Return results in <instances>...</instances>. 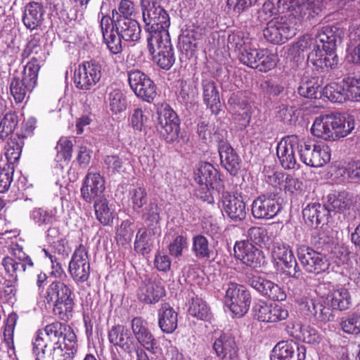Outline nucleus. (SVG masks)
<instances>
[{"label":"nucleus","mask_w":360,"mask_h":360,"mask_svg":"<svg viewBox=\"0 0 360 360\" xmlns=\"http://www.w3.org/2000/svg\"><path fill=\"white\" fill-rule=\"evenodd\" d=\"M32 345L36 360H72L77 351L73 330L58 321L37 330Z\"/></svg>","instance_id":"nucleus-1"},{"label":"nucleus","mask_w":360,"mask_h":360,"mask_svg":"<svg viewBox=\"0 0 360 360\" xmlns=\"http://www.w3.org/2000/svg\"><path fill=\"white\" fill-rule=\"evenodd\" d=\"M129 198L132 210L135 213L141 212L142 208L149 203L146 189L143 186H134L131 188L129 191Z\"/></svg>","instance_id":"nucleus-51"},{"label":"nucleus","mask_w":360,"mask_h":360,"mask_svg":"<svg viewBox=\"0 0 360 360\" xmlns=\"http://www.w3.org/2000/svg\"><path fill=\"white\" fill-rule=\"evenodd\" d=\"M302 140L297 136L291 135L283 138L277 144L276 155L281 166L285 169H295L297 160L295 150L300 155V145Z\"/></svg>","instance_id":"nucleus-19"},{"label":"nucleus","mask_w":360,"mask_h":360,"mask_svg":"<svg viewBox=\"0 0 360 360\" xmlns=\"http://www.w3.org/2000/svg\"><path fill=\"white\" fill-rule=\"evenodd\" d=\"M212 349L220 360H237L238 347L236 338L230 333H222L212 343Z\"/></svg>","instance_id":"nucleus-28"},{"label":"nucleus","mask_w":360,"mask_h":360,"mask_svg":"<svg viewBox=\"0 0 360 360\" xmlns=\"http://www.w3.org/2000/svg\"><path fill=\"white\" fill-rule=\"evenodd\" d=\"M330 305L334 309L344 311L352 305V297L349 290L340 288L334 290L330 295Z\"/></svg>","instance_id":"nucleus-48"},{"label":"nucleus","mask_w":360,"mask_h":360,"mask_svg":"<svg viewBox=\"0 0 360 360\" xmlns=\"http://www.w3.org/2000/svg\"><path fill=\"white\" fill-rule=\"evenodd\" d=\"M158 326L163 333L171 334L177 328L178 314L168 303L161 304L158 310Z\"/></svg>","instance_id":"nucleus-36"},{"label":"nucleus","mask_w":360,"mask_h":360,"mask_svg":"<svg viewBox=\"0 0 360 360\" xmlns=\"http://www.w3.org/2000/svg\"><path fill=\"white\" fill-rule=\"evenodd\" d=\"M155 127L160 137L167 143H172L179 139L180 125L172 123L170 125L156 124Z\"/></svg>","instance_id":"nucleus-59"},{"label":"nucleus","mask_w":360,"mask_h":360,"mask_svg":"<svg viewBox=\"0 0 360 360\" xmlns=\"http://www.w3.org/2000/svg\"><path fill=\"white\" fill-rule=\"evenodd\" d=\"M45 13L42 4L37 1L29 2L23 8L22 22L30 31L41 29L44 22Z\"/></svg>","instance_id":"nucleus-30"},{"label":"nucleus","mask_w":360,"mask_h":360,"mask_svg":"<svg viewBox=\"0 0 360 360\" xmlns=\"http://www.w3.org/2000/svg\"><path fill=\"white\" fill-rule=\"evenodd\" d=\"M115 32L125 41L137 42L141 39V28L134 18L117 20Z\"/></svg>","instance_id":"nucleus-34"},{"label":"nucleus","mask_w":360,"mask_h":360,"mask_svg":"<svg viewBox=\"0 0 360 360\" xmlns=\"http://www.w3.org/2000/svg\"><path fill=\"white\" fill-rule=\"evenodd\" d=\"M342 31L335 25L323 26L316 34L314 48L308 55V60L317 68L333 69L338 63L335 50L342 42Z\"/></svg>","instance_id":"nucleus-2"},{"label":"nucleus","mask_w":360,"mask_h":360,"mask_svg":"<svg viewBox=\"0 0 360 360\" xmlns=\"http://www.w3.org/2000/svg\"><path fill=\"white\" fill-rule=\"evenodd\" d=\"M44 59L33 56L21 72H15L10 83V91L16 103H22L37 84L38 74Z\"/></svg>","instance_id":"nucleus-5"},{"label":"nucleus","mask_w":360,"mask_h":360,"mask_svg":"<svg viewBox=\"0 0 360 360\" xmlns=\"http://www.w3.org/2000/svg\"><path fill=\"white\" fill-rule=\"evenodd\" d=\"M165 295L164 286L160 281L149 278L139 287L138 297L141 302L147 304H155Z\"/></svg>","instance_id":"nucleus-32"},{"label":"nucleus","mask_w":360,"mask_h":360,"mask_svg":"<svg viewBox=\"0 0 360 360\" xmlns=\"http://www.w3.org/2000/svg\"><path fill=\"white\" fill-rule=\"evenodd\" d=\"M155 106L158 114L156 124L165 125L166 123V125H170V124L174 123L180 125V120L177 114L169 104L158 103Z\"/></svg>","instance_id":"nucleus-46"},{"label":"nucleus","mask_w":360,"mask_h":360,"mask_svg":"<svg viewBox=\"0 0 360 360\" xmlns=\"http://www.w3.org/2000/svg\"><path fill=\"white\" fill-rule=\"evenodd\" d=\"M73 143L71 140L61 137L56 146L57 150L56 160L58 162L62 161H70L72 158Z\"/></svg>","instance_id":"nucleus-62"},{"label":"nucleus","mask_w":360,"mask_h":360,"mask_svg":"<svg viewBox=\"0 0 360 360\" xmlns=\"http://www.w3.org/2000/svg\"><path fill=\"white\" fill-rule=\"evenodd\" d=\"M192 252L198 259L210 261L214 259V249L207 237L198 234L192 238Z\"/></svg>","instance_id":"nucleus-40"},{"label":"nucleus","mask_w":360,"mask_h":360,"mask_svg":"<svg viewBox=\"0 0 360 360\" xmlns=\"http://www.w3.org/2000/svg\"><path fill=\"white\" fill-rule=\"evenodd\" d=\"M342 331L347 334L360 333V313L353 312L341 319L340 323Z\"/></svg>","instance_id":"nucleus-54"},{"label":"nucleus","mask_w":360,"mask_h":360,"mask_svg":"<svg viewBox=\"0 0 360 360\" xmlns=\"http://www.w3.org/2000/svg\"><path fill=\"white\" fill-rule=\"evenodd\" d=\"M239 61L243 65L266 72L274 69L277 63V55L267 49L257 48L252 42L243 52L238 54Z\"/></svg>","instance_id":"nucleus-7"},{"label":"nucleus","mask_w":360,"mask_h":360,"mask_svg":"<svg viewBox=\"0 0 360 360\" xmlns=\"http://www.w3.org/2000/svg\"><path fill=\"white\" fill-rule=\"evenodd\" d=\"M147 41L169 37L170 18L167 11L155 0H140Z\"/></svg>","instance_id":"nucleus-4"},{"label":"nucleus","mask_w":360,"mask_h":360,"mask_svg":"<svg viewBox=\"0 0 360 360\" xmlns=\"http://www.w3.org/2000/svg\"><path fill=\"white\" fill-rule=\"evenodd\" d=\"M134 233V224L129 220L123 221L116 232L117 243L125 245L131 243Z\"/></svg>","instance_id":"nucleus-60"},{"label":"nucleus","mask_w":360,"mask_h":360,"mask_svg":"<svg viewBox=\"0 0 360 360\" xmlns=\"http://www.w3.org/2000/svg\"><path fill=\"white\" fill-rule=\"evenodd\" d=\"M193 179L200 186L210 187L219 193L224 188L219 171L210 163L200 162L193 172Z\"/></svg>","instance_id":"nucleus-20"},{"label":"nucleus","mask_w":360,"mask_h":360,"mask_svg":"<svg viewBox=\"0 0 360 360\" xmlns=\"http://www.w3.org/2000/svg\"><path fill=\"white\" fill-rule=\"evenodd\" d=\"M271 255L275 260L281 262L284 266L286 264H291L295 257L290 245L283 242H276L274 243Z\"/></svg>","instance_id":"nucleus-50"},{"label":"nucleus","mask_w":360,"mask_h":360,"mask_svg":"<svg viewBox=\"0 0 360 360\" xmlns=\"http://www.w3.org/2000/svg\"><path fill=\"white\" fill-rule=\"evenodd\" d=\"M233 257L241 264L252 269L262 266L265 262L263 252L251 243L249 240H237L235 243Z\"/></svg>","instance_id":"nucleus-15"},{"label":"nucleus","mask_w":360,"mask_h":360,"mask_svg":"<svg viewBox=\"0 0 360 360\" xmlns=\"http://www.w3.org/2000/svg\"><path fill=\"white\" fill-rule=\"evenodd\" d=\"M252 313L255 320L264 323H277L286 319L289 316L285 306L268 303L264 300H258L253 304Z\"/></svg>","instance_id":"nucleus-18"},{"label":"nucleus","mask_w":360,"mask_h":360,"mask_svg":"<svg viewBox=\"0 0 360 360\" xmlns=\"http://www.w3.org/2000/svg\"><path fill=\"white\" fill-rule=\"evenodd\" d=\"M201 86L204 103L212 114L218 115L221 110V105L219 92L217 90L214 80L212 78L205 77L202 75Z\"/></svg>","instance_id":"nucleus-31"},{"label":"nucleus","mask_w":360,"mask_h":360,"mask_svg":"<svg viewBox=\"0 0 360 360\" xmlns=\"http://www.w3.org/2000/svg\"><path fill=\"white\" fill-rule=\"evenodd\" d=\"M300 160L307 166L321 167L330 160L329 147L302 140L300 145Z\"/></svg>","instance_id":"nucleus-12"},{"label":"nucleus","mask_w":360,"mask_h":360,"mask_svg":"<svg viewBox=\"0 0 360 360\" xmlns=\"http://www.w3.org/2000/svg\"><path fill=\"white\" fill-rule=\"evenodd\" d=\"M288 11L295 18L310 20L323 9V0H284Z\"/></svg>","instance_id":"nucleus-23"},{"label":"nucleus","mask_w":360,"mask_h":360,"mask_svg":"<svg viewBox=\"0 0 360 360\" xmlns=\"http://www.w3.org/2000/svg\"><path fill=\"white\" fill-rule=\"evenodd\" d=\"M305 223L312 227L317 228L321 224L328 222L330 214L326 204L311 202L308 204L302 210Z\"/></svg>","instance_id":"nucleus-33"},{"label":"nucleus","mask_w":360,"mask_h":360,"mask_svg":"<svg viewBox=\"0 0 360 360\" xmlns=\"http://www.w3.org/2000/svg\"><path fill=\"white\" fill-rule=\"evenodd\" d=\"M228 103L233 108H238L245 111L241 115L243 118V127L249 125L251 119V112L249 110L250 103L243 91H238L231 94L228 99Z\"/></svg>","instance_id":"nucleus-43"},{"label":"nucleus","mask_w":360,"mask_h":360,"mask_svg":"<svg viewBox=\"0 0 360 360\" xmlns=\"http://www.w3.org/2000/svg\"><path fill=\"white\" fill-rule=\"evenodd\" d=\"M323 94L330 101L337 103H343L348 100L345 84L337 82H332L323 89Z\"/></svg>","instance_id":"nucleus-45"},{"label":"nucleus","mask_w":360,"mask_h":360,"mask_svg":"<svg viewBox=\"0 0 360 360\" xmlns=\"http://www.w3.org/2000/svg\"><path fill=\"white\" fill-rule=\"evenodd\" d=\"M69 274L77 283H83L90 276L91 266L88 251L80 244L74 251L68 266Z\"/></svg>","instance_id":"nucleus-16"},{"label":"nucleus","mask_w":360,"mask_h":360,"mask_svg":"<svg viewBox=\"0 0 360 360\" xmlns=\"http://www.w3.org/2000/svg\"><path fill=\"white\" fill-rule=\"evenodd\" d=\"M130 89L140 99L151 103L157 95V86L148 75L143 72L133 69L127 72Z\"/></svg>","instance_id":"nucleus-10"},{"label":"nucleus","mask_w":360,"mask_h":360,"mask_svg":"<svg viewBox=\"0 0 360 360\" xmlns=\"http://www.w3.org/2000/svg\"><path fill=\"white\" fill-rule=\"evenodd\" d=\"M148 42V49L153 56V61L157 65L165 70H169L175 63L174 49L170 37L157 39V41Z\"/></svg>","instance_id":"nucleus-17"},{"label":"nucleus","mask_w":360,"mask_h":360,"mask_svg":"<svg viewBox=\"0 0 360 360\" xmlns=\"http://www.w3.org/2000/svg\"><path fill=\"white\" fill-rule=\"evenodd\" d=\"M148 117L140 108H135L130 117V124L134 131H143L148 127Z\"/></svg>","instance_id":"nucleus-63"},{"label":"nucleus","mask_w":360,"mask_h":360,"mask_svg":"<svg viewBox=\"0 0 360 360\" xmlns=\"http://www.w3.org/2000/svg\"><path fill=\"white\" fill-rule=\"evenodd\" d=\"M1 264L6 273L12 277L15 282L18 281V272H25L34 266V262L28 255L18 261L11 257H5L1 261Z\"/></svg>","instance_id":"nucleus-38"},{"label":"nucleus","mask_w":360,"mask_h":360,"mask_svg":"<svg viewBox=\"0 0 360 360\" xmlns=\"http://www.w3.org/2000/svg\"><path fill=\"white\" fill-rule=\"evenodd\" d=\"M253 39L242 32H233L228 37V47L237 52V55L243 52Z\"/></svg>","instance_id":"nucleus-52"},{"label":"nucleus","mask_w":360,"mask_h":360,"mask_svg":"<svg viewBox=\"0 0 360 360\" xmlns=\"http://www.w3.org/2000/svg\"><path fill=\"white\" fill-rule=\"evenodd\" d=\"M136 15L134 3L131 0H120L117 8L112 11V17L121 19H132Z\"/></svg>","instance_id":"nucleus-57"},{"label":"nucleus","mask_w":360,"mask_h":360,"mask_svg":"<svg viewBox=\"0 0 360 360\" xmlns=\"http://www.w3.org/2000/svg\"><path fill=\"white\" fill-rule=\"evenodd\" d=\"M306 347L293 340L281 341L273 348L271 360H304Z\"/></svg>","instance_id":"nucleus-26"},{"label":"nucleus","mask_w":360,"mask_h":360,"mask_svg":"<svg viewBox=\"0 0 360 360\" xmlns=\"http://www.w3.org/2000/svg\"><path fill=\"white\" fill-rule=\"evenodd\" d=\"M285 268L288 269L286 275L290 278L288 283V290H292L294 294L300 293L302 287V281L304 280V274L299 267L295 257H294V261L292 262L291 264H286Z\"/></svg>","instance_id":"nucleus-42"},{"label":"nucleus","mask_w":360,"mask_h":360,"mask_svg":"<svg viewBox=\"0 0 360 360\" xmlns=\"http://www.w3.org/2000/svg\"><path fill=\"white\" fill-rule=\"evenodd\" d=\"M160 208L155 202L150 201L148 204L142 208L139 212L141 219L148 226H152L158 224L160 219Z\"/></svg>","instance_id":"nucleus-56"},{"label":"nucleus","mask_w":360,"mask_h":360,"mask_svg":"<svg viewBox=\"0 0 360 360\" xmlns=\"http://www.w3.org/2000/svg\"><path fill=\"white\" fill-rule=\"evenodd\" d=\"M105 180L99 173L89 172L85 176L80 188L81 197L87 203L103 198L105 191Z\"/></svg>","instance_id":"nucleus-27"},{"label":"nucleus","mask_w":360,"mask_h":360,"mask_svg":"<svg viewBox=\"0 0 360 360\" xmlns=\"http://www.w3.org/2000/svg\"><path fill=\"white\" fill-rule=\"evenodd\" d=\"M108 340L117 349L120 348L124 353L132 356L134 347L136 346L132 334L127 326L115 324L108 331Z\"/></svg>","instance_id":"nucleus-21"},{"label":"nucleus","mask_w":360,"mask_h":360,"mask_svg":"<svg viewBox=\"0 0 360 360\" xmlns=\"http://www.w3.org/2000/svg\"><path fill=\"white\" fill-rule=\"evenodd\" d=\"M221 198L223 211L233 221L239 222L245 219V203L240 195L223 191Z\"/></svg>","instance_id":"nucleus-25"},{"label":"nucleus","mask_w":360,"mask_h":360,"mask_svg":"<svg viewBox=\"0 0 360 360\" xmlns=\"http://www.w3.org/2000/svg\"><path fill=\"white\" fill-rule=\"evenodd\" d=\"M200 34L194 30H186L179 37V47L181 52L186 55L192 54L196 49L197 40Z\"/></svg>","instance_id":"nucleus-49"},{"label":"nucleus","mask_w":360,"mask_h":360,"mask_svg":"<svg viewBox=\"0 0 360 360\" xmlns=\"http://www.w3.org/2000/svg\"><path fill=\"white\" fill-rule=\"evenodd\" d=\"M296 29L284 18H276L268 22L263 30L264 39L274 44H282L292 38Z\"/></svg>","instance_id":"nucleus-13"},{"label":"nucleus","mask_w":360,"mask_h":360,"mask_svg":"<svg viewBox=\"0 0 360 360\" xmlns=\"http://www.w3.org/2000/svg\"><path fill=\"white\" fill-rule=\"evenodd\" d=\"M18 319V314L13 312L8 315L5 325L4 340L7 348L9 349H14L13 334Z\"/></svg>","instance_id":"nucleus-61"},{"label":"nucleus","mask_w":360,"mask_h":360,"mask_svg":"<svg viewBox=\"0 0 360 360\" xmlns=\"http://www.w3.org/2000/svg\"><path fill=\"white\" fill-rule=\"evenodd\" d=\"M152 248V241L147 230L140 229L134 241V250L141 255L148 254Z\"/></svg>","instance_id":"nucleus-58"},{"label":"nucleus","mask_w":360,"mask_h":360,"mask_svg":"<svg viewBox=\"0 0 360 360\" xmlns=\"http://www.w3.org/2000/svg\"><path fill=\"white\" fill-rule=\"evenodd\" d=\"M18 124V116L15 112L6 113L0 122V139L5 140L12 134Z\"/></svg>","instance_id":"nucleus-55"},{"label":"nucleus","mask_w":360,"mask_h":360,"mask_svg":"<svg viewBox=\"0 0 360 360\" xmlns=\"http://www.w3.org/2000/svg\"><path fill=\"white\" fill-rule=\"evenodd\" d=\"M296 253L302 266L309 274H320L328 271L330 267L327 257L308 245H297Z\"/></svg>","instance_id":"nucleus-9"},{"label":"nucleus","mask_w":360,"mask_h":360,"mask_svg":"<svg viewBox=\"0 0 360 360\" xmlns=\"http://www.w3.org/2000/svg\"><path fill=\"white\" fill-rule=\"evenodd\" d=\"M109 108L113 114H119L127 108V101L120 89H116L108 94Z\"/></svg>","instance_id":"nucleus-53"},{"label":"nucleus","mask_w":360,"mask_h":360,"mask_svg":"<svg viewBox=\"0 0 360 360\" xmlns=\"http://www.w3.org/2000/svg\"><path fill=\"white\" fill-rule=\"evenodd\" d=\"M101 77V66L95 60L84 61L74 72V83L80 90H89Z\"/></svg>","instance_id":"nucleus-14"},{"label":"nucleus","mask_w":360,"mask_h":360,"mask_svg":"<svg viewBox=\"0 0 360 360\" xmlns=\"http://www.w3.org/2000/svg\"><path fill=\"white\" fill-rule=\"evenodd\" d=\"M188 312L191 316L204 321H210L213 316L206 302L198 297L191 299Z\"/></svg>","instance_id":"nucleus-41"},{"label":"nucleus","mask_w":360,"mask_h":360,"mask_svg":"<svg viewBox=\"0 0 360 360\" xmlns=\"http://www.w3.org/2000/svg\"><path fill=\"white\" fill-rule=\"evenodd\" d=\"M94 202L96 219L103 226L111 224L113 221V213L108 206V200L105 197L99 198Z\"/></svg>","instance_id":"nucleus-47"},{"label":"nucleus","mask_w":360,"mask_h":360,"mask_svg":"<svg viewBox=\"0 0 360 360\" xmlns=\"http://www.w3.org/2000/svg\"><path fill=\"white\" fill-rule=\"evenodd\" d=\"M342 83L346 87L348 100L360 101V77H348L343 79Z\"/></svg>","instance_id":"nucleus-64"},{"label":"nucleus","mask_w":360,"mask_h":360,"mask_svg":"<svg viewBox=\"0 0 360 360\" xmlns=\"http://www.w3.org/2000/svg\"><path fill=\"white\" fill-rule=\"evenodd\" d=\"M248 283L262 295L271 300L283 301L286 299V294L283 288L269 280L255 276L248 278Z\"/></svg>","instance_id":"nucleus-29"},{"label":"nucleus","mask_w":360,"mask_h":360,"mask_svg":"<svg viewBox=\"0 0 360 360\" xmlns=\"http://www.w3.org/2000/svg\"><path fill=\"white\" fill-rule=\"evenodd\" d=\"M132 336L139 346L152 354H162L160 342L148 327V323L141 316L133 318L130 323Z\"/></svg>","instance_id":"nucleus-8"},{"label":"nucleus","mask_w":360,"mask_h":360,"mask_svg":"<svg viewBox=\"0 0 360 360\" xmlns=\"http://www.w3.org/2000/svg\"><path fill=\"white\" fill-rule=\"evenodd\" d=\"M290 336L307 344L314 345L320 342V335L316 328L309 325L297 323L288 330Z\"/></svg>","instance_id":"nucleus-39"},{"label":"nucleus","mask_w":360,"mask_h":360,"mask_svg":"<svg viewBox=\"0 0 360 360\" xmlns=\"http://www.w3.org/2000/svg\"><path fill=\"white\" fill-rule=\"evenodd\" d=\"M30 219L39 228L45 229L48 225L52 224L58 218L57 207H34L29 214Z\"/></svg>","instance_id":"nucleus-37"},{"label":"nucleus","mask_w":360,"mask_h":360,"mask_svg":"<svg viewBox=\"0 0 360 360\" xmlns=\"http://www.w3.org/2000/svg\"><path fill=\"white\" fill-rule=\"evenodd\" d=\"M214 136L218 143L217 150L221 166L231 175H236L240 170L241 160L231 144L220 137V134L215 131Z\"/></svg>","instance_id":"nucleus-22"},{"label":"nucleus","mask_w":360,"mask_h":360,"mask_svg":"<svg viewBox=\"0 0 360 360\" xmlns=\"http://www.w3.org/2000/svg\"><path fill=\"white\" fill-rule=\"evenodd\" d=\"M46 300L53 306V313L59 319L68 321L72 317L75 305L73 290L63 282H52L46 290Z\"/></svg>","instance_id":"nucleus-6"},{"label":"nucleus","mask_w":360,"mask_h":360,"mask_svg":"<svg viewBox=\"0 0 360 360\" xmlns=\"http://www.w3.org/2000/svg\"><path fill=\"white\" fill-rule=\"evenodd\" d=\"M224 299L232 313L238 317L247 313L251 302L250 292L243 285L236 283L228 284Z\"/></svg>","instance_id":"nucleus-11"},{"label":"nucleus","mask_w":360,"mask_h":360,"mask_svg":"<svg viewBox=\"0 0 360 360\" xmlns=\"http://www.w3.org/2000/svg\"><path fill=\"white\" fill-rule=\"evenodd\" d=\"M282 209V205L271 195H259L252 203V214L257 219H272Z\"/></svg>","instance_id":"nucleus-24"},{"label":"nucleus","mask_w":360,"mask_h":360,"mask_svg":"<svg viewBox=\"0 0 360 360\" xmlns=\"http://www.w3.org/2000/svg\"><path fill=\"white\" fill-rule=\"evenodd\" d=\"M24 146V140L16 134L12 136L8 141L5 147V155L8 163L14 165L17 163L20 158L22 150Z\"/></svg>","instance_id":"nucleus-44"},{"label":"nucleus","mask_w":360,"mask_h":360,"mask_svg":"<svg viewBox=\"0 0 360 360\" xmlns=\"http://www.w3.org/2000/svg\"><path fill=\"white\" fill-rule=\"evenodd\" d=\"M353 116L341 113L321 115L315 119L311 128V134L326 141H335L349 135L354 129Z\"/></svg>","instance_id":"nucleus-3"},{"label":"nucleus","mask_w":360,"mask_h":360,"mask_svg":"<svg viewBox=\"0 0 360 360\" xmlns=\"http://www.w3.org/2000/svg\"><path fill=\"white\" fill-rule=\"evenodd\" d=\"M353 196L347 191L330 193L325 202L330 215L332 212L342 213L350 209L353 205Z\"/></svg>","instance_id":"nucleus-35"}]
</instances>
